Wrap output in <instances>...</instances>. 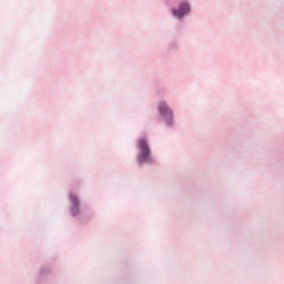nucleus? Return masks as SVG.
I'll list each match as a JSON object with an SVG mask.
<instances>
[{"instance_id": "f257e3e1", "label": "nucleus", "mask_w": 284, "mask_h": 284, "mask_svg": "<svg viewBox=\"0 0 284 284\" xmlns=\"http://www.w3.org/2000/svg\"><path fill=\"white\" fill-rule=\"evenodd\" d=\"M138 148L140 149V154L138 156L139 163L150 161V146H148V141L145 139H140L138 141Z\"/></svg>"}, {"instance_id": "f03ea898", "label": "nucleus", "mask_w": 284, "mask_h": 284, "mask_svg": "<svg viewBox=\"0 0 284 284\" xmlns=\"http://www.w3.org/2000/svg\"><path fill=\"white\" fill-rule=\"evenodd\" d=\"M69 199L72 203L71 214L77 216V214H79V196H77L74 193H70Z\"/></svg>"}, {"instance_id": "7ed1b4c3", "label": "nucleus", "mask_w": 284, "mask_h": 284, "mask_svg": "<svg viewBox=\"0 0 284 284\" xmlns=\"http://www.w3.org/2000/svg\"><path fill=\"white\" fill-rule=\"evenodd\" d=\"M187 12H190V6H187V3H182L179 9H173V14L178 19H182Z\"/></svg>"}, {"instance_id": "20e7f679", "label": "nucleus", "mask_w": 284, "mask_h": 284, "mask_svg": "<svg viewBox=\"0 0 284 284\" xmlns=\"http://www.w3.org/2000/svg\"><path fill=\"white\" fill-rule=\"evenodd\" d=\"M159 112L162 113L163 116H171L172 110L168 106L165 102H160L159 104Z\"/></svg>"}]
</instances>
